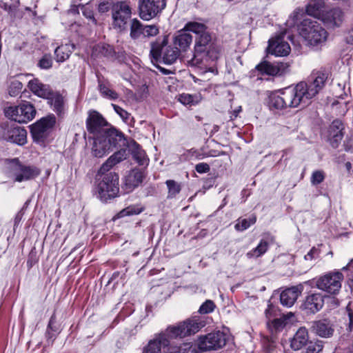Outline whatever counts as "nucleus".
Segmentation results:
<instances>
[{
	"mask_svg": "<svg viewBox=\"0 0 353 353\" xmlns=\"http://www.w3.org/2000/svg\"><path fill=\"white\" fill-rule=\"evenodd\" d=\"M4 173L14 182H22L32 180L38 176L41 171L34 165H26L18 158L6 159Z\"/></svg>",
	"mask_w": 353,
	"mask_h": 353,
	"instance_id": "1",
	"label": "nucleus"
},
{
	"mask_svg": "<svg viewBox=\"0 0 353 353\" xmlns=\"http://www.w3.org/2000/svg\"><path fill=\"white\" fill-rule=\"evenodd\" d=\"M208 319L206 317L194 316L177 325L168 327L160 334H165L169 341L170 339L183 338L194 334L207 325Z\"/></svg>",
	"mask_w": 353,
	"mask_h": 353,
	"instance_id": "2",
	"label": "nucleus"
},
{
	"mask_svg": "<svg viewBox=\"0 0 353 353\" xmlns=\"http://www.w3.org/2000/svg\"><path fill=\"white\" fill-rule=\"evenodd\" d=\"M119 175L114 172L97 176L95 193L101 201L106 202L118 196L119 192Z\"/></svg>",
	"mask_w": 353,
	"mask_h": 353,
	"instance_id": "3",
	"label": "nucleus"
},
{
	"mask_svg": "<svg viewBox=\"0 0 353 353\" xmlns=\"http://www.w3.org/2000/svg\"><path fill=\"white\" fill-rule=\"evenodd\" d=\"M113 134H84L87 143L92 145V152L96 157H103L113 148L119 147L121 142Z\"/></svg>",
	"mask_w": 353,
	"mask_h": 353,
	"instance_id": "4",
	"label": "nucleus"
},
{
	"mask_svg": "<svg viewBox=\"0 0 353 353\" xmlns=\"http://www.w3.org/2000/svg\"><path fill=\"white\" fill-rule=\"evenodd\" d=\"M311 78L312 81L309 84L300 82L295 86L304 105L307 104L310 100L325 86L328 74L323 71H316L312 74Z\"/></svg>",
	"mask_w": 353,
	"mask_h": 353,
	"instance_id": "5",
	"label": "nucleus"
},
{
	"mask_svg": "<svg viewBox=\"0 0 353 353\" xmlns=\"http://www.w3.org/2000/svg\"><path fill=\"white\" fill-rule=\"evenodd\" d=\"M344 276L340 270L326 272L312 280L315 286L327 294L336 295L339 293Z\"/></svg>",
	"mask_w": 353,
	"mask_h": 353,
	"instance_id": "6",
	"label": "nucleus"
},
{
	"mask_svg": "<svg viewBox=\"0 0 353 353\" xmlns=\"http://www.w3.org/2000/svg\"><path fill=\"white\" fill-rule=\"evenodd\" d=\"M303 104L296 87L283 90L281 94H272L269 97L270 108L282 110L285 108H296Z\"/></svg>",
	"mask_w": 353,
	"mask_h": 353,
	"instance_id": "7",
	"label": "nucleus"
},
{
	"mask_svg": "<svg viewBox=\"0 0 353 353\" xmlns=\"http://www.w3.org/2000/svg\"><path fill=\"white\" fill-rule=\"evenodd\" d=\"M300 34L311 46L324 42L327 39V32L316 21L305 19L299 28Z\"/></svg>",
	"mask_w": 353,
	"mask_h": 353,
	"instance_id": "8",
	"label": "nucleus"
},
{
	"mask_svg": "<svg viewBox=\"0 0 353 353\" xmlns=\"http://www.w3.org/2000/svg\"><path fill=\"white\" fill-rule=\"evenodd\" d=\"M168 38L164 37L161 41H157L152 44L150 54L152 57L158 61L162 58L165 64H172L179 57L180 51L175 46H167Z\"/></svg>",
	"mask_w": 353,
	"mask_h": 353,
	"instance_id": "9",
	"label": "nucleus"
},
{
	"mask_svg": "<svg viewBox=\"0 0 353 353\" xmlns=\"http://www.w3.org/2000/svg\"><path fill=\"white\" fill-rule=\"evenodd\" d=\"M132 15V9L126 1L115 2L112 7V26L114 29L122 31L126 29Z\"/></svg>",
	"mask_w": 353,
	"mask_h": 353,
	"instance_id": "10",
	"label": "nucleus"
},
{
	"mask_svg": "<svg viewBox=\"0 0 353 353\" xmlns=\"http://www.w3.org/2000/svg\"><path fill=\"white\" fill-rule=\"evenodd\" d=\"M228 340V335L221 331H216L199 336L198 348L202 352L217 350L223 347Z\"/></svg>",
	"mask_w": 353,
	"mask_h": 353,
	"instance_id": "11",
	"label": "nucleus"
},
{
	"mask_svg": "<svg viewBox=\"0 0 353 353\" xmlns=\"http://www.w3.org/2000/svg\"><path fill=\"white\" fill-rule=\"evenodd\" d=\"M34 107L29 102H24L14 107H9L5 111L6 116L17 123H26L35 115Z\"/></svg>",
	"mask_w": 353,
	"mask_h": 353,
	"instance_id": "12",
	"label": "nucleus"
},
{
	"mask_svg": "<svg viewBox=\"0 0 353 353\" xmlns=\"http://www.w3.org/2000/svg\"><path fill=\"white\" fill-rule=\"evenodd\" d=\"M117 136L116 139L119 140V147H126L130 152L133 159L140 165H148L149 158L144 150L135 141L128 140L124 137V134H114Z\"/></svg>",
	"mask_w": 353,
	"mask_h": 353,
	"instance_id": "13",
	"label": "nucleus"
},
{
	"mask_svg": "<svg viewBox=\"0 0 353 353\" xmlns=\"http://www.w3.org/2000/svg\"><path fill=\"white\" fill-rule=\"evenodd\" d=\"M90 132H114L115 128L97 110H90L86 120Z\"/></svg>",
	"mask_w": 353,
	"mask_h": 353,
	"instance_id": "14",
	"label": "nucleus"
},
{
	"mask_svg": "<svg viewBox=\"0 0 353 353\" xmlns=\"http://www.w3.org/2000/svg\"><path fill=\"white\" fill-rule=\"evenodd\" d=\"M165 7V0H139V15L143 20L155 17Z\"/></svg>",
	"mask_w": 353,
	"mask_h": 353,
	"instance_id": "15",
	"label": "nucleus"
},
{
	"mask_svg": "<svg viewBox=\"0 0 353 353\" xmlns=\"http://www.w3.org/2000/svg\"><path fill=\"white\" fill-rule=\"evenodd\" d=\"M210 42L211 36L207 31L196 37L194 56L188 61V63L190 65L198 66L201 63V58L199 57L208 50Z\"/></svg>",
	"mask_w": 353,
	"mask_h": 353,
	"instance_id": "16",
	"label": "nucleus"
},
{
	"mask_svg": "<svg viewBox=\"0 0 353 353\" xmlns=\"http://www.w3.org/2000/svg\"><path fill=\"white\" fill-rule=\"evenodd\" d=\"M274 312V308L270 305L265 312L268 319L267 327L272 335H276L278 332H281L286 325L288 319L287 315H283L279 318H274L273 313Z\"/></svg>",
	"mask_w": 353,
	"mask_h": 353,
	"instance_id": "17",
	"label": "nucleus"
},
{
	"mask_svg": "<svg viewBox=\"0 0 353 353\" xmlns=\"http://www.w3.org/2000/svg\"><path fill=\"white\" fill-rule=\"evenodd\" d=\"M290 50L289 43L284 40L283 35H279L269 40L268 50L272 54L276 57L287 56Z\"/></svg>",
	"mask_w": 353,
	"mask_h": 353,
	"instance_id": "18",
	"label": "nucleus"
},
{
	"mask_svg": "<svg viewBox=\"0 0 353 353\" xmlns=\"http://www.w3.org/2000/svg\"><path fill=\"white\" fill-rule=\"evenodd\" d=\"M144 177V172L141 170L134 168L123 178V188L127 192H130L141 184Z\"/></svg>",
	"mask_w": 353,
	"mask_h": 353,
	"instance_id": "19",
	"label": "nucleus"
},
{
	"mask_svg": "<svg viewBox=\"0 0 353 353\" xmlns=\"http://www.w3.org/2000/svg\"><path fill=\"white\" fill-rule=\"evenodd\" d=\"M28 87L34 94L39 97L51 99L53 97V92L50 86L43 84L38 79L29 81Z\"/></svg>",
	"mask_w": 353,
	"mask_h": 353,
	"instance_id": "20",
	"label": "nucleus"
},
{
	"mask_svg": "<svg viewBox=\"0 0 353 353\" xmlns=\"http://www.w3.org/2000/svg\"><path fill=\"white\" fill-rule=\"evenodd\" d=\"M303 290L301 285L292 286L283 290L280 295L281 303L286 307L292 306Z\"/></svg>",
	"mask_w": 353,
	"mask_h": 353,
	"instance_id": "21",
	"label": "nucleus"
},
{
	"mask_svg": "<svg viewBox=\"0 0 353 353\" xmlns=\"http://www.w3.org/2000/svg\"><path fill=\"white\" fill-rule=\"evenodd\" d=\"M324 300L323 295L318 293H312L307 296L303 303V307L305 310L311 313H316L323 306Z\"/></svg>",
	"mask_w": 353,
	"mask_h": 353,
	"instance_id": "22",
	"label": "nucleus"
},
{
	"mask_svg": "<svg viewBox=\"0 0 353 353\" xmlns=\"http://www.w3.org/2000/svg\"><path fill=\"white\" fill-rule=\"evenodd\" d=\"M173 43L180 52H186L192 43V36L181 29L174 34Z\"/></svg>",
	"mask_w": 353,
	"mask_h": 353,
	"instance_id": "23",
	"label": "nucleus"
},
{
	"mask_svg": "<svg viewBox=\"0 0 353 353\" xmlns=\"http://www.w3.org/2000/svg\"><path fill=\"white\" fill-rule=\"evenodd\" d=\"M170 341L165 334H158L149 341L143 353H161V347H168Z\"/></svg>",
	"mask_w": 353,
	"mask_h": 353,
	"instance_id": "24",
	"label": "nucleus"
},
{
	"mask_svg": "<svg viewBox=\"0 0 353 353\" xmlns=\"http://www.w3.org/2000/svg\"><path fill=\"white\" fill-rule=\"evenodd\" d=\"M312 328L314 332L321 337H330L334 333L333 325L327 319L314 322Z\"/></svg>",
	"mask_w": 353,
	"mask_h": 353,
	"instance_id": "25",
	"label": "nucleus"
},
{
	"mask_svg": "<svg viewBox=\"0 0 353 353\" xmlns=\"http://www.w3.org/2000/svg\"><path fill=\"white\" fill-rule=\"evenodd\" d=\"M308 341L307 330L305 327H300L291 340L290 346L293 350H299L306 345Z\"/></svg>",
	"mask_w": 353,
	"mask_h": 353,
	"instance_id": "26",
	"label": "nucleus"
},
{
	"mask_svg": "<svg viewBox=\"0 0 353 353\" xmlns=\"http://www.w3.org/2000/svg\"><path fill=\"white\" fill-rule=\"evenodd\" d=\"M325 11V5L323 0H312L306 8V12L309 15L321 20L323 17Z\"/></svg>",
	"mask_w": 353,
	"mask_h": 353,
	"instance_id": "27",
	"label": "nucleus"
},
{
	"mask_svg": "<svg viewBox=\"0 0 353 353\" xmlns=\"http://www.w3.org/2000/svg\"><path fill=\"white\" fill-rule=\"evenodd\" d=\"M321 20L327 26H339L343 21V12L339 8L326 10Z\"/></svg>",
	"mask_w": 353,
	"mask_h": 353,
	"instance_id": "28",
	"label": "nucleus"
},
{
	"mask_svg": "<svg viewBox=\"0 0 353 353\" xmlns=\"http://www.w3.org/2000/svg\"><path fill=\"white\" fill-rule=\"evenodd\" d=\"M55 123L56 119L54 116L43 117L32 125L31 132H45L51 130Z\"/></svg>",
	"mask_w": 353,
	"mask_h": 353,
	"instance_id": "29",
	"label": "nucleus"
},
{
	"mask_svg": "<svg viewBox=\"0 0 353 353\" xmlns=\"http://www.w3.org/2000/svg\"><path fill=\"white\" fill-rule=\"evenodd\" d=\"M282 63H271L268 61H263L256 66V69L262 74L275 76L279 74L281 70Z\"/></svg>",
	"mask_w": 353,
	"mask_h": 353,
	"instance_id": "30",
	"label": "nucleus"
},
{
	"mask_svg": "<svg viewBox=\"0 0 353 353\" xmlns=\"http://www.w3.org/2000/svg\"><path fill=\"white\" fill-rule=\"evenodd\" d=\"M75 48L74 43H66L57 47L54 51L56 60L58 62H63L68 59L72 53V50Z\"/></svg>",
	"mask_w": 353,
	"mask_h": 353,
	"instance_id": "31",
	"label": "nucleus"
},
{
	"mask_svg": "<svg viewBox=\"0 0 353 353\" xmlns=\"http://www.w3.org/2000/svg\"><path fill=\"white\" fill-rule=\"evenodd\" d=\"M269 244L267 241L262 239L261 240L259 245L252 250L249 251L246 256L248 258H257L265 254L268 250Z\"/></svg>",
	"mask_w": 353,
	"mask_h": 353,
	"instance_id": "32",
	"label": "nucleus"
},
{
	"mask_svg": "<svg viewBox=\"0 0 353 353\" xmlns=\"http://www.w3.org/2000/svg\"><path fill=\"white\" fill-rule=\"evenodd\" d=\"M183 29L185 30L187 32H192L197 36L207 31V27L204 23L196 21L188 22Z\"/></svg>",
	"mask_w": 353,
	"mask_h": 353,
	"instance_id": "33",
	"label": "nucleus"
},
{
	"mask_svg": "<svg viewBox=\"0 0 353 353\" xmlns=\"http://www.w3.org/2000/svg\"><path fill=\"white\" fill-rule=\"evenodd\" d=\"M256 221V216L254 214H252L248 219H239L234 225L236 230L243 232L250 228L252 225H254Z\"/></svg>",
	"mask_w": 353,
	"mask_h": 353,
	"instance_id": "34",
	"label": "nucleus"
},
{
	"mask_svg": "<svg viewBox=\"0 0 353 353\" xmlns=\"http://www.w3.org/2000/svg\"><path fill=\"white\" fill-rule=\"evenodd\" d=\"M143 27L141 23L137 19H133L130 22V37L137 39L143 34Z\"/></svg>",
	"mask_w": 353,
	"mask_h": 353,
	"instance_id": "35",
	"label": "nucleus"
},
{
	"mask_svg": "<svg viewBox=\"0 0 353 353\" xmlns=\"http://www.w3.org/2000/svg\"><path fill=\"white\" fill-rule=\"evenodd\" d=\"M200 96L192 95L187 93H183L179 94L178 97V101L185 105L196 104L200 101Z\"/></svg>",
	"mask_w": 353,
	"mask_h": 353,
	"instance_id": "36",
	"label": "nucleus"
},
{
	"mask_svg": "<svg viewBox=\"0 0 353 353\" xmlns=\"http://www.w3.org/2000/svg\"><path fill=\"white\" fill-rule=\"evenodd\" d=\"M165 184L168 189L169 198L175 197L176 195L178 194L181 190V186L180 183H177L174 180H167L165 181Z\"/></svg>",
	"mask_w": 353,
	"mask_h": 353,
	"instance_id": "37",
	"label": "nucleus"
},
{
	"mask_svg": "<svg viewBox=\"0 0 353 353\" xmlns=\"http://www.w3.org/2000/svg\"><path fill=\"white\" fill-rule=\"evenodd\" d=\"M307 347L301 353H319L323 347L322 341H308L306 344Z\"/></svg>",
	"mask_w": 353,
	"mask_h": 353,
	"instance_id": "38",
	"label": "nucleus"
},
{
	"mask_svg": "<svg viewBox=\"0 0 353 353\" xmlns=\"http://www.w3.org/2000/svg\"><path fill=\"white\" fill-rule=\"evenodd\" d=\"M8 135L5 139L17 145H23L27 142L26 134H12L11 135L8 134Z\"/></svg>",
	"mask_w": 353,
	"mask_h": 353,
	"instance_id": "39",
	"label": "nucleus"
},
{
	"mask_svg": "<svg viewBox=\"0 0 353 353\" xmlns=\"http://www.w3.org/2000/svg\"><path fill=\"white\" fill-rule=\"evenodd\" d=\"M142 212V208H139L135 205H130L121 211H120L118 214V216L121 218L126 216H130L134 214H139Z\"/></svg>",
	"mask_w": 353,
	"mask_h": 353,
	"instance_id": "40",
	"label": "nucleus"
},
{
	"mask_svg": "<svg viewBox=\"0 0 353 353\" xmlns=\"http://www.w3.org/2000/svg\"><path fill=\"white\" fill-rule=\"evenodd\" d=\"M345 125L340 119H334L330 125L329 130L332 132H343L345 130Z\"/></svg>",
	"mask_w": 353,
	"mask_h": 353,
	"instance_id": "41",
	"label": "nucleus"
},
{
	"mask_svg": "<svg viewBox=\"0 0 353 353\" xmlns=\"http://www.w3.org/2000/svg\"><path fill=\"white\" fill-rule=\"evenodd\" d=\"M127 154L126 151L124 149H121L120 150L114 152L112 156H110L108 159L112 160V162L114 163V165L120 163L126 159Z\"/></svg>",
	"mask_w": 353,
	"mask_h": 353,
	"instance_id": "42",
	"label": "nucleus"
},
{
	"mask_svg": "<svg viewBox=\"0 0 353 353\" xmlns=\"http://www.w3.org/2000/svg\"><path fill=\"white\" fill-rule=\"evenodd\" d=\"M99 90L101 93L110 99H116L118 98V94L115 92L114 90L110 89L105 85L100 84Z\"/></svg>",
	"mask_w": 353,
	"mask_h": 353,
	"instance_id": "43",
	"label": "nucleus"
},
{
	"mask_svg": "<svg viewBox=\"0 0 353 353\" xmlns=\"http://www.w3.org/2000/svg\"><path fill=\"white\" fill-rule=\"evenodd\" d=\"M332 92L337 98H343L344 95H347V93L345 91V85L340 83L333 84Z\"/></svg>",
	"mask_w": 353,
	"mask_h": 353,
	"instance_id": "44",
	"label": "nucleus"
},
{
	"mask_svg": "<svg viewBox=\"0 0 353 353\" xmlns=\"http://www.w3.org/2000/svg\"><path fill=\"white\" fill-rule=\"evenodd\" d=\"M215 305L212 301H205L199 307V312L201 314H208L214 311Z\"/></svg>",
	"mask_w": 353,
	"mask_h": 353,
	"instance_id": "45",
	"label": "nucleus"
},
{
	"mask_svg": "<svg viewBox=\"0 0 353 353\" xmlns=\"http://www.w3.org/2000/svg\"><path fill=\"white\" fill-rule=\"evenodd\" d=\"M325 174L322 170H316L313 172L311 176V183L313 185H318L323 181Z\"/></svg>",
	"mask_w": 353,
	"mask_h": 353,
	"instance_id": "46",
	"label": "nucleus"
},
{
	"mask_svg": "<svg viewBox=\"0 0 353 353\" xmlns=\"http://www.w3.org/2000/svg\"><path fill=\"white\" fill-rule=\"evenodd\" d=\"M115 165L112 162V160L108 159L105 163L102 164L100 169L98 171L97 176H101L103 174H107L108 171Z\"/></svg>",
	"mask_w": 353,
	"mask_h": 353,
	"instance_id": "47",
	"label": "nucleus"
},
{
	"mask_svg": "<svg viewBox=\"0 0 353 353\" xmlns=\"http://www.w3.org/2000/svg\"><path fill=\"white\" fill-rule=\"evenodd\" d=\"M159 33V28L154 26H145L143 27V36L144 37H154Z\"/></svg>",
	"mask_w": 353,
	"mask_h": 353,
	"instance_id": "48",
	"label": "nucleus"
},
{
	"mask_svg": "<svg viewBox=\"0 0 353 353\" xmlns=\"http://www.w3.org/2000/svg\"><path fill=\"white\" fill-rule=\"evenodd\" d=\"M52 61L51 57L45 54L39 62V66L42 69H49L52 67Z\"/></svg>",
	"mask_w": 353,
	"mask_h": 353,
	"instance_id": "49",
	"label": "nucleus"
},
{
	"mask_svg": "<svg viewBox=\"0 0 353 353\" xmlns=\"http://www.w3.org/2000/svg\"><path fill=\"white\" fill-rule=\"evenodd\" d=\"M195 170L199 173H206L210 170V165L205 163H199L196 165Z\"/></svg>",
	"mask_w": 353,
	"mask_h": 353,
	"instance_id": "50",
	"label": "nucleus"
},
{
	"mask_svg": "<svg viewBox=\"0 0 353 353\" xmlns=\"http://www.w3.org/2000/svg\"><path fill=\"white\" fill-rule=\"evenodd\" d=\"M343 138V134H334L330 140V144L333 148H337Z\"/></svg>",
	"mask_w": 353,
	"mask_h": 353,
	"instance_id": "51",
	"label": "nucleus"
},
{
	"mask_svg": "<svg viewBox=\"0 0 353 353\" xmlns=\"http://www.w3.org/2000/svg\"><path fill=\"white\" fill-rule=\"evenodd\" d=\"M113 108L115 112L120 115V117L123 119H127L128 118V113L124 110L119 105L112 104Z\"/></svg>",
	"mask_w": 353,
	"mask_h": 353,
	"instance_id": "52",
	"label": "nucleus"
},
{
	"mask_svg": "<svg viewBox=\"0 0 353 353\" xmlns=\"http://www.w3.org/2000/svg\"><path fill=\"white\" fill-rule=\"evenodd\" d=\"M317 252H318V250L315 248H312L310 250V252L306 255H305L304 259L306 261H307V260L311 261L314 259L315 255L317 254Z\"/></svg>",
	"mask_w": 353,
	"mask_h": 353,
	"instance_id": "53",
	"label": "nucleus"
},
{
	"mask_svg": "<svg viewBox=\"0 0 353 353\" xmlns=\"http://www.w3.org/2000/svg\"><path fill=\"white\" fill-rule=\"evenodd\" d=\"M81 10H82L83 14L85 17L94 21L93 14L91 10H88L84 6H81Z\"/></svg>",
	"mask_w": 353,
	"mask_h": 353,
	"instance_id": "54",
	"label": "nucleus"
},
{
	"mask_svg": "<svg viewBox=\"0 0 353 353\" xmlns=\"http://www.w3.org/2000/svg\"><path fill=\"white\" fill-rule=\"evenodd\" d=\"M23 214L21 212H18L14 220V230L15 231L16 228L19 226V223L22 220Z\"/></svg>",
	"mask_w": 353,
	"mask_h": 353,
	"instance_id": "55",
	"label": "nucleus"
},
{
	"mask_svg": "<svg viewBox=\"0 0 353 353\" xmlns=\"http://www.w3.org/2000/svg\"><path fill=\"white\" fill-rule=\"evenodd\" d=\"M109 8L108 3L103 2L99 5V11L100 12H106L109 10Z\"/></svg>",
	"mask_w": 353,
	"mask_h": 353,
	"instance_id": "56",
	"label": "nucleus"
},
{
	"mask_svg": "<svg viewBox=\"0 0 353 353\" xmlns=\"http://www.w3.org/2000/svg\"><path fill=\"white\" fill-rule=\"evenodd\" d=\"M55 323H56V317H55V315L53 314L49 321L48 325V330H54L53 326L55 324Z\"/></svg>",
	"mask_w": 353,
	"mask_h": 353,
	"instance_id": "57",
	"label": "nucleus"
},
{
	"mask_svg": "<svg viewBox=\"0 0 353 353\" xmlns=\"http://www.w3.org/2000/svg\"><path fill=\"white\" fill-rule=\"evenodd\" d=\"M241 111V106H238L236 108L233 110L232 114L230 117L231 119H234L238 117L239 113Z\"/></svg>",
	"mask_w": 353,
	"mask_h": 353,
	"instance_id": "58",
	"label": "nucleus"
},
{
	"mask_svg": "<svg viewBox=\"0 0 353 353\" xmlns=\"http://www.w3.org/2000/svg\"><path fill=\"white\" fill-rule=\"evenodd\" d=\"M44 134H32V139L36 142H39L40 139H43Z\"/></svg>",
	"mask_w": 353,
	"mask_h": 353,
	"instance_id": "59",
	"label": "nucleus"
},
{
	"mask_svg": "<svg viewBox=\"0 0 353 353\" xmlns=\"http://www.w3.org/2000/svg\"><path fill=\"white\" fill-rule=\"evenodd\" d=\"M5 10L8 11L12 16L14 15L15 8L11 6L5 5Z\"/></svg>",
	"mask_w": 353,
	"mask_h": 353,
	"instance_id": "60",
	"label": "nucleus"
},
{
	"mask_svg": "<svg viewBox=\"0 0 353 353\" xmlns=\"http://www.w3.org/2000/svg\"><path fill=\"white\" fill-rule=\"evenodd\" d=\"M348 315L350 317V325H353V307H347Z\"/></svg>",
	"mask_w": 353,
	"mask_h": 353,
	"instance_id": "61",
	"label": "nucleus"
},
{
	"mask_svg": "<svg viewBox=\"0 0 353 353\" xmlns=\"http://www.w3.org/2000/svg\"><path fill=\"white\" fill-rule=\"evenodd\" d=\"M178 347H170L168 348V352L167 353H179V351L177 350Z\"/></svg>",
	"mask_w": 353,
	"mask_h": 353,
	"instance_id": "62",
	"label": "nucleus"
},
{
	"mask_svg": "<svg viewBox=\"0 0 353 353\" xmlns=\"http://www.w3.org/2000/svg\"><path fill=\"white\" fill-rule=\"evenodd\" d=\"M352 265H353V259L350 261V263L346 266H344L343 268H342L341 270L345 271V270L350 269L351 267H352Z\"/></svg>",
	"mask_w": 353,
	"mask_h": 353,
	"instance_id": "63",
	"label": "nucleus"
},
{
	"mask_svg": "<svg viewBox=\"0 0 353 353\" xmlns=\"http://www.w3.org/2000/svg\"><path fill=\"white\" fill-rule=\"evenodd\" d=\"M347 147L348 148L347 150H350L352 148H353V140H352L351 139H350V140L347 141V144H346Z\"/></svg>",
	"mask_w": 353,
	"mask_h": 353,
	"instance_id": "64",
	"label": "nucleus"
}]
</instances>
